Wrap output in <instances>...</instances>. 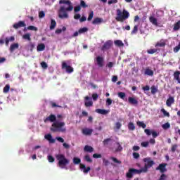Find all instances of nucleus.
Masks as SVG:
<instances>
[{"instance_id": "nucleus-1", "label": "nucleus", "mask_w": 180, "mask_h": 180, "mask_svg": "<svg viewBox=\"0 0 180 180\" xmlns=\"http://www.w3.org/2000/svg\"><path fill=\"white\" fill-rule=\"evenodd\" d=\"M59 4H64L65 6H61L59 9L58 18L60 19H68L70 16L67 12H71L74 9L72 4L70 0H60Z\"/></svg>"}, {"instance_id": "nucleus-2", "label": "nucleus", "mask_w": 180, "mask_h": 180, "mask_svg": "<svg viewBox=\"0 0 180 180\" xmlns=\"http://www.w3.org/2000/svg\"><path fill=\"white\" fill-rule=\"evenodd\" d=\"M51 131H53V133H65V131H67L65 122L56 121L51 124Z\"/></svg>"}, {"instance_id": "nucleus-3", "label": "nucleus", "mask_w": 180, "mask_h": 180, "mask_svg": "<svg viewBox=\"0 0 180 180\" xmlns=\"http://www.w3.org/2000/svg\"><path fill=\"white\" fill-rule=\"evenodd\" d=\"M129 18H130V13L126 9H124L122 11L120 9L117 10V17L115 18L117 22H123L124 20L129 19Z\"/></svg>"}, {"instance_id": "nucleus-4", "label": "nucleus", "mask_w": 180, "mask_h": 180, "mask_svg": "<svg viewBox=\"0 0 180 180\" xmlns=\"http://www.w3.org/2000/svg\"><path fill=\"white\" fill-rule=\"evenodd\" d=\"M56 158L58 161V165L60 168H65L68 164H70V160H68L64 154H58L56 155Z\"/></svg>"}, {"instance_id": "nucleus-5", "label": "nucleus", "mask_w": 180, "mask_h": 180, "mask_svg": "<svg viewBox=\"0 0 180 180\" xmlns=\"http://www.w3.org/2000/svg\"><path fill=\"white\" fill-rule=\"evenodd\" d=\"M143 162H146L143 167L146 168V171H148V168H151L155 164L154 160H151V158H143Z\"/></svg>"}, {"instance_id": "nucleus-6", "label": "nucleus", "mask_w": 180, "mask_h": 180, "mask_svg": "<svg viewBox=\"0 0 180 180\" xmlns=\"http://www.w3.org/2000/svg\"><path fill=\"white\" fill-rule=\"evenodd\" d=\"M62 70H65L68 74H72V72H74V68L67 65V63L65 61L62 62Z\"/></svg>"}, {"instance_id": "nucleus-7", "label": "nucleus", "mask_w": 180, "mask_h": 180, "mask_svg": "<svg viewBox=\"0 0 180 180\" xmlns=\"http://www.w3.org/2000/svg\"><path fill=\"white\" fill-rule=\"evenodd\" d=\"M113 46V41L112 40H108L105 41V43L101 47L102 51H105V50H109L110 47Z\"/></svg>"}, {"instance_id": "nucleus-8", "label": "nucleus", "mask_w": 180, "mask_h": 180, "mask_svg": "<svg viewBox=\"0 0 180 180\" xmlns=\"http://www.w3.org/2000/svg\"><path fill=\"white\" fill-rule=\"evenodd\" d=\"M44 123H47V122H50L51 123H54L57 122V117L54 114H51L49 117L44 120Z\"/></svg>"}, {"instance_id": "nucleus-9", "label": "nucleus", "mask_w": 180, "mask_h": 180, "mask_svg": "<svg viewBox=\"0 0 180 180\" xmlns=\"http://www.w3.org/2000/svg\"><path fill=\"white\" fill-rule=\"evenodd\" d=\"M167 164L165 163H162L160 164L159 166L158 167H156V171H160V172H161V174H164V172H167Z\"/></svg>"}, {"instance_id": "nucleus-10", "label": "nucleus", "mask_w": 180, "mask_h": 180, "mask_svg": "<svg viewBox=\"0 0 180 180\" xmlns=\"http://www.w3.org/2000/svg\"><path fill=\"white\" fill-rule=\"evenodd\" d=\"M96 61L97 65H98V67L100 68H102V67H103V61H104L103 57H102V56H97L96 58Z\"/></svg>"}, {"instance_id": "nucleus-11", "label": "nucleus", "mask_w": 180, "mask_h": 180, "mask_svg": "<svg viewBox=\"0 0 180 180\" xmlns=\"http://www.w3.org/2000/svg\"><path fill=\"white\" fill-rule=\"evenodd\" d=\"M26 23L25 21H19L17 23L13 24V27L14 29H20V27H25Z\"/></svg>"}, {"instance_id": "nucleus-12", "label": "nucleus", "mask_w": 180, "mask_h": 180, "mask_svg": "<svg viewBox=\"0 0 180 180\" xmlns=\"http://www.w3.org/2000/svg\"><path fill=\"white\" fill-rule=\"evenodd\" d=\"M80 169L83 171L84 174H88L89 171H91V167H87L85 166V165L80 163L79 164Z\"/></svg>"}, {"instance_id": "nucleus-13", "label": "nucleus", "mask_w": 180, "mask_h": 180, "mask_svg": "<svg viewBox=\"0 0 180 180\" xmlns=\"http://www.w3.org/2000/svg\"><path fill=\"white\" fill-rule=\"evenodd\" d=\"M44 138L46 139V140H48L49 143H50L51 144H54V143H56V139H53V136L51 134H46L44 136Z\"/></svg>"}, {"instance_id": "nucleus-14", "label": "nucleus", "mask_w": 180, "mask_h": 180, "mask_svg": "<svg viewBox=\"0 0 180 180\" xmlns=\"http://www.w3.org/2000/svg\"><path fill=\"white\" fill-rule=\"evenodd\" d=\"M95 112L96 113H98V115H108V113H109V110H106L101 108L96 109Z\"/></svg>"}, {"instance_id": "nucleus-15", "label": "nucleus", "mask_w": 180, "mask_h": 180, "mask_svg": "<svg viewBox=\"0 0 180 180\" xmlns=\"http://www.w3.org/2000/svg\"><path fill=\"white\" fill-rule=\"evenodd\" d=\"M134 171H136V169H133V168L129 169V171H128V172H127V174H126L127 178H129V179L133 178V174H136V173L134 172Z\"/></svg>"}, {"instance_id": "nucleus-16", "label": "nucleus", "mask_w": 180, "mask_h": 180, "mask_svg": "<svg viewBox=\"0 0 180 180\" xmlns=\"http://www.w3.org/2000/svg\"><path fill=\"white\" fill-rule=\"evenodd\" d=\"M93 131H94L93 129H88V128L82 129V133L83 134H84V136H91Z\"/></svg>"}, {"instance_id": "nucleus-17", "label": "nucleus", "mask_w": 180, "mask_h": 180, "mask_svg": "<svg viewBox=\"0 0 180 180\" xmlns=\"http://www.w3.org/2000/svg\"><path fill=\"white\" fill-rule=\"evenodd\" d=\"M174 102H175V99H174V97L170 96L168 98V99L166 101V105L167 106H168L169 108H170V106L172 105V103H174Z\"/></svg>"}, {"instance_id": "nucleus-18", "label": "nucleus", "mask_w": 180, "mask_h": 180, "mask_svg": "<svg viewBox=\"0 0 180 180\" xmlns=\"http://www.w3.org/2000/svg\"><path fill=\"white\" fill-rule=\"evenodd\" d=\"M17 49H19V44L14 43L10 46L9 50H10L11 53H13V51H15V50H16Z\"/></svg>"}, {"instance_id": "nucleus-19", "label": "nucleus", "mask_w": 180, "mask_h": 180, "mask_svg": "<svg viewBox=\"0 0 180 180\" xmlns=\"http://www.w3.org/2000/svg\"><path fill=\"white\" fill-rule=\"evenodd\" d=\"M128 102L131 105H138L139 104V101H137V99H136V98H134L133 97H129Z\"/></svg>"}, {"instance_id": "nucleus-20", "label": "nucleus", "mask_w": 180, "mask_h": 180, "mask_svg": "<svg viewBox=\"0 0 180 180\" xmlns=\"http://www.w3.org/2000/svg\"><path fill=\"white\" fill-rule=\"evenodd\" d=\"M149 21L152 25H154V26H158V22L157 21V18H155L154 16H150L149 18Z\"/></svg>"}, {"instance_id": "nucleus-21", "label": "nucleus", "mask_w": 180, "mask_h": 180, "mask_svg": "<svg viewBox=\"0 0 180 180\" xmlns=\"http://www.w3.org/2000/svg\"><path fill=\"white\" fill-rule=\"evenodd\" d=\"M84 150L86 153H94V148H92V146L86 145L84 148Z\"/></svg>"}, {"instance_id": "nucleus-22", "label": "nucleus", "mask_w": 180, "mask_h": 180, "mask_svg": "<svg viewBox=\"0 0 180 180\" xmlns=\"http://www.w3.org/2000/svg\"><path fill=\"white\" fill-rule=\"evenodd\" d=\"M174 79H176V81H177L179 82V84H180V72L179 71H176L174 72Z\"/></svg>"}, {"instance_id": "nucleus-23", "label": "nucleus", "mask_w": 180, "mask_h": 180, "mask_svg": "<svg viewBox=\"0 0 180 180\" xmlns=\"http://www.w3.org/2000/svg\"><path fill=\"white\" fill-rule=\"evenodd\" d=\"M165 41H164L163 39L160 40V41H158L155 44V47H165Z\"/></svg>"}, {"instance_id": "nucleus-24", "label": "nucleus", "mask_w": 180, "mask_h": 180, "mask_svg": "<svg viewBox=\"0 0 180 180\" xmlns=\"http://www.w3.org/2000/svg\"><path fill=\"white\" fill-rule=\"evenodd\" d=\"M46 49V45L44 44H39L37 46V51H44Z\"/></svg>"}, {"instance_id": "nucleus-25", "label": "nucleus", "mask_w": 180, "mask_h": 180, "mask_svg": "<svg viewBox=\"0 0 180 180\" xmlns=\"http://www.w3.org/2000/svg\"><path fill=\"white\" fill-rule=\"evenodd\" d=\"M57 26V22H56V20H51V25H50V30H54L56 29V27Z\"/></svg>"}, {"instance_id": "nucleus-26", "label": "nucleus", "mask_w": 180, "mask_h": 180, "mask_svg": "<svg viewBox=\"0 0 180 180\" xmlns=\"http://www.w3.org/2000/svg\"><path fill=\"white\" fill-rule=\"evenodd\" d=\"M15 40V37L11 36L10 37H6L5 39L6 46H9V41H13Z\"/></svg>"}, {"instance_id": "nucleus-27", "label": "nucleus", "mask_w": 180, "mask_h": 180, "mask_svg": "<svg viewBox=\"0 0 180 180\" xmlns=\"http://www.w3.org/2000/svg\"><path fill=\"white\" fill-rule=\"evenodd\" d=\"M114 44L117 46V47H123L124 46V44L122 40H115Z\"/></svg>"}, {"instance_id": "nucleus-28", "label": "nucleus", "mask_w": 180, "mask_h": 180, "mask_svg": "<svg viewBox=\"0 0 180 180\" xmlns=\"http://www.w3.org/2000/svg\"><path fill=\"white\" fill-rule=\"evenodd\" d=\"M103 19L101 18H96L94 20L92 21L93 25H99V23H102Z\"/></svg>"}, {"instance_id": "nucleus-29", "label": "nucleus", "mask_w": 180, "mask_h": 180, "mask_svg": "<svg viewBox=\"0 0 180 180\" xmlns=\"http://www.w3.org/2000/svg\"><path fill=\"white\" fill-rule=\"evenodd\" d=\"M146 75H149L150 77H153L154 75V71L150 68H146L145 70Z\"/></svg>"}, {"instance_id": "nucleus-30", "label": "nucleus", "mask_w": 180, "mask_h": 180, "mask_svg": "<svg viewBox=\"0 0 180 180\" xmlns=\"http://www.w3.org/2000/svg\"><path fill=\"white\" fill-rule=\"evenodd\" d=\"M141 172H144V173L148 172L147 167H143L141 169H136V171H134L135 174H141Z\"/></svg>"}, {"instance_id": "nucleus-31", "label": "nucleus", "mask_w": 180, "mask_h": 180, "mask_svg": "<svg viewBox=\"0 0 180 180\" xmlns=\"http://www.w3.org/2000/svg\"><path fill=\"white\" fill-rule=\"evenodd\" d=\"M150 89H151L152 95H155V94H157V92H158V88H157V86H152L150 87Z\"/></svg>"}, {"instance_id": "nucleus-32", "label": "nucleus", "mask_w": 180, "mask_h": 180, "mask_svg": "<svg viewBox=\"0 0 180 180\" xmlns=\"http://www.w3.org/2000/svg\"><path fill=\"white\" fill-rule=\"evenodd\" d=\"M128 129L129 130H131V131L136 130V126H134V124L133 122H129L128 124Z\"/></svg>"}, {"instance_id": "nucleus-33", "label": "nucleus", "mask_w": 180, "mask_h": 180, "mask_svg": "<svg viewBox=\"0 0 180 180\" xmlns=\"http://www.w3.org/2000/svg\"><path fill=\"white\" fill-rule=\"evenodd\" d=\"M65 30H67V27H63L62 29H57L55 31V33H56V34H60V33H62L63 32H65Z\"/></svg>"}, {"instance_id": "nucleus-34", "label": "nucleus", "mask_w": 180, "mask_h": 180, "mask_svg": "<svg viewBox=\"0 0 180 180\" xmlns=\"http://www.w3.org/2000/svg\"><path fill=\"white\" fill-rule=\"evenodd\" d=\"M136 124H137V126H139V127H142V129H146V128L147 127V125H146L144 122H141V121H138V122H136Z\"/></svg>"}, {"instance_id": "nucleus-35", "label": "nucleus", "mask_w": 180, "mask_h": 180, "mask_svg": "<svg viewBox=\"0 0 180 180\" xmlns=\"http://www.w3.org/2000/svg\"><path fill=\"white\" fill-rule=\"evenodd\" d=\"M117 148H115V153H120L123 150V147H122V145H120V143L117 142Z\"/></svg>"}, {"instance_id": "nucleus-36", "label": "nucleus", "mask_w": 180, "mask_h": 180, "mask_svg": "<svg viewBox=\"0 0 180 180\" xmlns=\"http://www.w3.org/2000/svg\"><path fill=\"white\" fill-rule=\"evenodd\" d=\"M22 39H24V40H27L28 41H30L32 40V38H30V34L29 33L22 35Z\"/></svg>"}, {"instance_id": "nucleus-37", "label": "nucleus", "mask_w": 180, "mask_h": 180, "mask_svg": "<svg viewBox=\"0 0 180 180\" xmlns=\"http://www.w3.org/2000/svg\"><path fill=\"white\" fill-rule=\"evenodd\" d=\"M9 89H11V85L6 84L3 89L4 94H8V92H9Z\"/></svg>"}, {"instance_id": "nucleus-38", "label": "nucleus", "mask_w": 180, "mask_h": 180, "mask_svg": "<svg viewBox=\"0 0 180 180\" xmlns=\"http://www.w3.org/2000/svg\"><path fill=\"white\" fill-rule=\"evenodd\" d=\"M84 105L86 108H90L91 106H94V102L92 101H85Z\"/></svg>"}, {"instance_id": "nucleus-39", "label": "nucleus", "mask_w": 180, "mask_h": 180, "mask_svg": "<svg viewBox=\"0 0 180 180\" xmlns=\"http://www.w3.org/2000/svg\"><path fill=\"white\" fill-rule=\"evenodd\" d=\"M162 127L164 130H167V129H169V127H171V124H169V122H166L162 125Z\"/></svg>"}, {"instance_id": "nucleus-40", "label": "nucleus", "mask_w": 180, "mask_h": 180, "mask_svg": "<svg viewBox=\"0 0 180 180\" xmlns=\"http://www.w3.org/2000/svg\"><path fill=\"white\" fill-rule=\"evenodd\" d=\"M27 30H33L34 32H37L38 29L37 27L30 25L27 27Z\"/></svg>"}, {"instance_id": "nucleus-41", "label": "nucleus", "mask_w": 180, "mask_h": 180, "mask_svg": "<svg viewBox=\"0 0 180 180\" xmlns=\"http://www.w3.org/2000/svg\"><path fill=\"white\" fill-rule=\"evenodd\" d=\"M110 159L112 160V161H113V162H115V164H122V161L117 160V158L115 157H111L110 158Z\"/></svg>"}, {"instance_id": "nucleus-42", "label": "nucleus", "mask_w": 180, "mask_h": 180, "mask_svg": "<svg viewBox=\"0 0 180 180\" xmlns=\"http://www.w3.org/2000/svg\"><path fill=\"white\" fill-rule=\"evenodd\" d=\"M79 6L80 8H84V9L85 8H88V5H86V3H85V1L83 0H81Z\"/></svg>"}, {"instance_id": "nucleus-43", "label": "nucleus", "mask_w": 180, "mask_h": 180, "mask_svg": "<svg viewBox=\"0 0 180 180\" xmlns=\"http://www.w3.org/2000/svg\"><path fill=\"white\" fill-rule=\"evenodd\" d=\"M73 162L75 165L81 164V159L79 158H74Z\"/></svg>"}, {"instance_id": "nucleus-44", "label": "nucleus", "mask_w": 180, "mask_h": 180, "mask_svg": "<svg viewBox=\"0 0 180 180\" xmlns=\"http://www.w3.org/2000/svg\"><path fill=\"white\" fill-rule=\"evenodd\" d=\"M161 112H162L163 115L166 117H169V112H167V110H165V109L162 108L161 109Z\"/></svg>"}, {"instance_id": "nucleus-45", "label": "nucleus", "mask_w": 180, "mask_h": 180, "mask_svg": "<svg viewBox=\"0 0 180 180\" xmlns=\"http://www.w3.org/2000/svg\"><path fill=\"white\" fill-rule=\"evenodd\" d=\"M118 96L121 99H124L126 98V93H124V92H119L118 93Z\"/></svg>"}, {"instance_id": "nucleus-46", "label": "nucleus", "mask_w": 180, "mask_h": 180, "mask_svg": "<svg viewBox=\"0 0 180 180\" xmlns=\"http://www.w3.org/2000/svg\"><path fill=\"white\" fill-rule=\"evenodd\" d=\"M84 160L86 161V162H92V160L91 159V157L89 155H86L84 158Z\"/></svg>"}, {"instance_id": "nucleus-47", "label": "nucleus", "mask_w": 180, "mask_h": 180, "mask_svg": "<svg viewBox=\"0 0 180 180\" xmlns=\"http://www.w3.org/2000/svg\"><path fill=\"white\" fill-rule=\"evenodd\" d=\"M109 141H112V139H110V138L105 139L103 140V144L104 146H108V144H109Z\"/></svg>"}, {"instance_id": "nucleus-48", "label": "nucleus", "mask_w": 180, "mask_h": 180, "mask_svg": "<svg viewBox=\"0 0 180 180\" xmlns=\"http://www.w3.org/2000/svg\"><path fill=\"white\" fill-rule=\"evenodd\" d=\"M137 32H139V26L135 25L131 33V34H136V33H137Z\"/></svg>"}, {"instance_id": "nucleus-49", "label": "nucleus", "mask_w": 180, "mask_h": 180, "mask_svg": "<svg viewBox=\"0 0 180 180\" xmlns=\"http://www.w3.org/2000/svg\"><path fill=\"white\" fill-rule=\"evenodd\" d=\"M88 31V28L87 27H83V28H80L79 30V34H82V33H86V32Z\"/></svg>"}, {"instance_id": "nucleus-50", "label": "nucleus", "mask_w": 180, "mask_h": 180, "mask_svg": "<svg viewBox=\"0 0 180 180\" xmlns=\"http://www.w3.org/2000/svg\"><path fill=\"white\" fill-rule=\"evenodd\" d=\"M94 18V11H91L89 13V17L87 18V20L89 22H91V20H92V18Z\"/></svg>"}, {"instance_id": "nucleus-51", "label": "nucleus", "mask_w": 180, "mask_h": 180, "mask_svg": "<svg viewBox=\"0 0 180 180\" xmlns=\"http://www.w3.org/2000/svg\"><path fill=\"white\" fill-rule=\"evenodd\" d=\"M41 66L42 68H44V70H47L49 65H47V63L46 62H41Z\"/></svg>"}, {"instance_id": "nucleus-52", "label": "nucleus", "mask_w": 180, "mask_h": 180, "mask_svg": "<svg viewBox=\"0 0 180 180\" xmlns=\"http://www.w3.org/2000/svg\"><path fill=\"white\" fill-rule=\"evenodd\" d=\"M133 158L135 159V160H137L139 158H140V154L139 153H136L134 152L133 153Z\"/></svg>"}, {"instance_id": "nucleus-53", "label": "nucleus", "mask_w": 180, "mask_h": 180, "mask_svg": "<svg viewBox=\"0 0 180 180\" xmlns=\"http://www.w3.org/2000/svg\"><path fill=\"white\" fill-rule=\"evenodd\" d=\"M48 160L49 162H54V161H56V159L51 155H48Z\"/></svg>"}, {"instance_id": "nucleus-54", "label": "nucleus", "mask_w": 180, "mask_h": 180, "mask_svg": "<svg viewBox=\"0 0 180 180\" xmlns=\"http://www.w3.org/2000/svg\"><path fill=\"white\" fill-rule=\"evenodd\" d=\"M147 53L148 54H154V53H157V49H149Z\"/></svg>"}, {"instance_id": "nucleus-55", "label": "nucleus", "mask_w": 180, "mask_h": 180, "mask_svg": "<svg viewBox=\"0 0 180 180\" xmlns=\"http://www.w3.org/2000/svg\"><path fill=\"white\" fill-rule=\"evenodd\" d=\"M51 108H61L60 105H57L56 103L53 101L51 102Z\"/></svg>"}, {"instance_id": "nucleus-56", "label": "nucleus", "mask_w": 180, "mask_h": 180, "mask_svg": "<svg viewBox=\"0 0 180 180\" xmlns=\"http://www.w3.org/2000/svg\"><path fill=\"white\" fill-rule=\"evenodd\" d=\"M176 148H178V145L174 144L172 146V153H175L176 151Z\"/></svg>"}, {"instance_id": "nucleus-57", "label": "nucleus", "mask_w": 180, "mask_h": 180, "mask_svg": "<svg viewBox=\"0 0 180 180\" xmlns=\"http://www.w3.org/2000/svg\"><path fill=\"white\" fill-rule=\"evenodd\" d=\"M93 158H102V155L98 154V153H94L93 155Z\"/></svg>"}, {"instance_id": "nucleus-58", "label": "nucleus", "mask_w": 180, "mask_h": 180, "mask_svg": "<svg viewBox=\"0 0 180 180\" xmlns=\"http://www.w3.org/2000/svg\"><path fill=\"white\" fill-rule=\"evenodd\" d=\"M44 16H46V13H44V11H40L39 13V18H44Z\"/></svg>"}, {"instance_id": "nucleus-59", "label": "nucleus", "mask_w": 180, "mask_h": 180, "mask_svg": "<svg viewBox=\"0 0 180 180\" xmlns=\"http://www.w3.org/2000/svg\"><path fill=\"white\" fill-rule=\"evenodd\" d=\"M98 94L95 93L92 94L93 101H98Z\"/></svg>"}, {"instance_id": "nucleus-60", "label": "nucleus", "mask_w": 180, "mask_h": 180, "mask_svg": "<svg viewBox=\"0 0 180 180\" xmlns=\"http://www.w3.org/2000/svg\"><path fill=\"white\" fill-rule=\"evenodd\" d=\"M74 11L75 13L79 12L81 11V6H77L74 8Z\"/></svg>"}, {"instance_id": "nucleus-61", "label": "nucleus", "mask_w": 180, "mask_h": 180, "mask_svg": "<svg viewBox=\"0 0 180 180\" xmlns=\"http://www.w3.org/2000/svg\"><path fill=\"white\" fill-rule=\"evenodd\" d=\"M56 140L59 141V143H64V139H63L62 137L58 136L56 138Z\"/></svg>"}, {"instance_id": "nucleus-62", "label": "nucleus", "mask_w": 180, "mask_h": 180, "mask_svg": "<svg viewBox=\"0 0 180 180\" xmlns=\"http://www.w3.org/2000/svg\"><path fill=\"white\" fill-rule=\"evenodd\" d=\"M106 105H108V106H110V105H112V99L107 98L106 99Z\"/></svg>"}, {"instance_id": "nucleus-63", "label": "nucleus", "mask_w": 180, "mask_h": 180, "mask_svg": "<svg viewBox=\"0 0 180 180\" xmlns=\"http://www.w3.org/2000/svg\"><path fill=\"white\" fill-rule=\"evenodd\" d=\"M115 127L117 130H120V127H122V124L120 122H116Z\"/></svg>"}, {"instance_id": "nucleus-64", "label": "nucleus", "mask_w": 180, "mask_h": 180, "mask_svg": "<svg viewBox=\"0 0 180 180\" xmlns=\"http://www.w3.org/2000/svg\"><path fill=\"white\" fill-rule=\"evenodd\" d=\"M148 144H149L148 141L142 142V143H141V145L142 146V147H148Z\"/></svg>"}]
</instances>
